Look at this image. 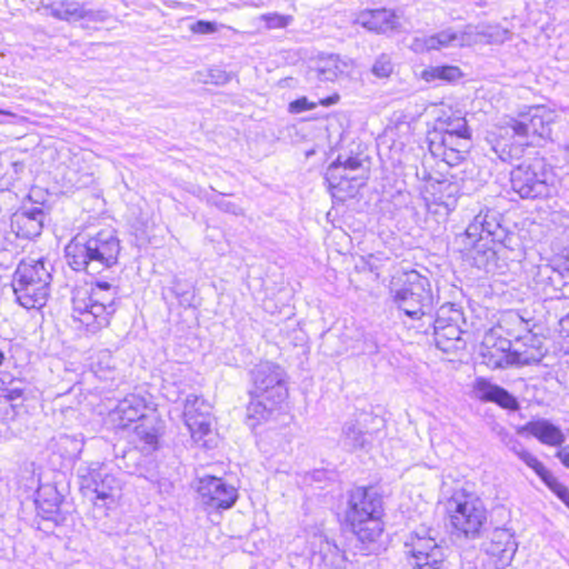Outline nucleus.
I'll use <instances>...</instances> for the list:
<instances>
[{"mask_svg":"<svg viewBox=\"0 0 569 569\" xmlns=\"http://www.w3.org/2000/svg\"><path fill=\"white\" fill-rule=\"evenodd\" d=\"M317 106L318 102L309 101L306 97H302L289 103V111L291 113H300L307 110H312Z\"/></svg>","mask_w":569,"mask_h":569,"instance_id":"45","label":"nucleus"},{"mask_svg":"<svg viewBox=\"0 0 569 569\" xmlns=\"http://www.w3.org/2000/svg\"><path fill=\"white\" fill-rule=\"evenodd\" d=\"M566 158H567V160H568V162H569V146H568V147H567V149H566Z\"/></svg>","mask_w":569,"mask_h":569,"instance_id":"57","label":"nucleus"},{"mask_svg":"<svg viewBox=\"0 0 569 569\" xmlns=\"http://www.w3.org/2000/svg\"><path fill=\"white\" fill-rule=\"evenodd\" d=\"M497 435L498 437L500 438L501 442L506 446L508 443V439H512L513 436L508 433L505 428L502 427H499V429L497 430Z\"/></svg>","mask_w":569,"mask_h":569,"instance_id":"51","label":"nucleus"},{"mask_svg":"<svg viewBox=\"0 0 569 569\" xmlns=\"http://www.w3.org/2000/svg\"><path fill=\"white\" fill-rule=\"evenodd\" d=\"M46 213L40 207L22 208L11 217L10 227L18 238L38 237L43 228Z\"/></svg>","mask_w":569,"mask_h":569,"instance_id":"19","label":"nucleus"},{"mask_svg":"<svg viewBox=\"0 0 569 569\" xmlns=\"http://www.w3.org/2000/svg\"><path fill=\"white\" fill-rule=\"evenodd\" d=\"M347 520L362 543L377 541L383 531L382 498L372 488L359 487L351 491Z\"/></svg>","mask_w":569,"mask_h":569,"instance_id":"4","label":"nucleus"},{"mask_svg":"<svg viewBox=\"0 0 569 569\" xmlns=\"http://www.w3.org/2000/svg\"><path fill=\"white\" fill-rule=\"evenodd\" d=\"M362 162L358 157H346L339 156L335 162H332L327 170V180L330 187L333 189H342L343 181H355L358 179L355 171L360 170Z\"/></svg>","mask_w":569,"mask_h":569,"instance_id":"24","label":"nucleus"},{"mask_svg":"<svg viewBox=\"0 0 569 569\" xmlns=\"http://www.w3.org/2000/svg\"><path fill=\"white\" fill-rule=\"evenodd\" d=\"M553 182V171L541 157L527 159L510 172L511 189L521 199L536 200L550 197Z\"/></svg>","mask_w":569,"mask_h":569,"instance_id":"5","label":"nucleus"},{"mask_svg":"<svg viewBox=\"0 0 569 569\" xmlns=\"http://www.w3.org/2000/svg\"><path fill=\"white\" fill-rule=\"evenodd\" d=\"M555 273V270L549 266H540L538 267L536 281L537 283H545L552 280V274Z\"/></svg>","mask_w":569,"mask_h":569,"instance_id":"48","label":"nucleus"},{"mask_svg":"<svg viewBox=\"0 0 569 569\" xmlns=\"http://www.w3.org/2000/svg\"><path fill=\"white\" fill-rule=\"evenodd\" d=\"M80 489L94 506L113 503L121 490V481L106 466L98 462L79 470Z\"/></svg>","mask_w":569,"mask_h":569,"instance_id":"9","label":"nucleus"},{"mask_svg":"<svg viewBox=\"0 0 569 569\" xmlns=\"http://www.w3.org/2000/svg\"><path fill=\"white\" fill-rule=\"evenodd\" d=\"M425 180H432V177L428 176V177H423Z\"/></svg>","mask_w":569,"mask_h":569,"instance_id":"59","label":"nucleus"},{"mask_svg":"<svg viewBox=\"0 0 569 569\" xmlns=\"http://www.w3.org/2000/svg\"><path fill=\"white\" fill-rule=\"evenodd\" d=\"M350 63L337 54L321 57L313 68L308 71L309 78L320 81H335L348 72Z\"/></svg>","mask_w":569,"mask_h":569,"instance_id":"27","label":"nucleus"},{"mask_svg":"<svg viewBox=\"0 0 569 569\" xmlns=\"http://www.w3.org/2000/svg\"><path fill=\"white\" fill-rule=\"evenodd\" d=\"M372 73L379 78H388L393 71V63L391 57L387 53H381L375 61Z\"/></svg>","mask_w":569,"mask_h":569,"instance_id":"39","label":"nucleus"},{"mask_svg":"<svg viewBox=\"0 0 569 569\" xmlns=\"http://www.w3.org/2000/svg\"><path fill=\"white\" fill-rule=\"evenodd\" d=\"M51 266L43 258H26L18 264L13 280L26 282H51Z\"/></svg>","mask_w":569,"mask_h":569,"instance_id":"26","label":"nucleus"},{"mask_svg":"<svg viewBox=\"0 0 569 569\" xmlns=\"http://www.w3.org/2000/svg\"><path fill=\"white\" fill-rule=\"evenodd\" d=\"M208 202L223 212L231 213L234 216H243V210L241 209L240 206L229 200H226L221 194L209 198Z\"/></svg>","mask_w":569,"mask_h":569,"instance_id":"40","label":"nucleus"},{"mask_svg":"<svg viewBox=\"0 0 569 569\" xmlns=\"http://www.w3.org/2000/svg\"><path fill=\"white\" fill-rule=\"evenodd\" d=\"M557 457L562 462L563 466L569 468V446L562 447L558 452Z\"/></svg>","mask_w":569,"mask_h":569,"instance_id":"50","label":"nucleus"},{"mask_svg":"<svg viewBox=\"0 0 569 569\" xmlns=\"http://www.w3.org/2000/svg\"><path fill=\"white\" fill-rule=\"evenodd\" d=\"M4 361V353L0 350V366L3 363Z\"/></svg>","mask_w":569,"mask_h":569,"instance_id":"55","label":"nucleus"},{"mask_svg":"<svg viewBox=\"0 0 569 569\" xmlns=\"http://www.w3.org/2000/svg\"><path fill=\"white\" fill-rule=\"evenodd\" d=\"M506 447L510 451H512L517 457L520 456V452H523L526 450L522 443L515 437L512 439H508V443L506 445Z\"/></svg>","mask_w":569,"mask_h":569,"instance_id":"49","label":"nucleus"},{"mask_svg":"<svg viewBox=\"0 0 569 569\" xmlns=\"http://www.w3.org/2000/svg\"><path fill=\"white\" fill-rule=\"evenodd\" d=\"M134 435L137 439L143 443L141 450L147 453L156 450L158 445L159 430L156 428L153 421L149 418L142 420L134 427Z\"/></svg>","mask_w":569,"mask_h":569,"instance_id":"32","label":"nucleus"},{"mask_svg":"<svg viewBox=\"0 0 569 569\" xmlns=\"http://www.w3.org/2000/svg\"><path fill=\"white\" fill-rule=\"evenodd\" d=\"M50 282H23L13 280L17 301L26 309L41 308L49 297Z\"/></svg>","mask_w":569,"mask_h":569,"instance_id":"23","label":"nucleus"},{"mask_svg":"<svg viewBox=\"0 0 569 569\" xmlns=\"http://www.w3.org/2000/svg\"><path fill=\"white\" fill-rule=\"evenodd\" d=\"M373 440V433L363 431L358 421H348L342 427L341 441L349 450L367 449Z\"/></svg>","mask_w":569,"mask_h":569,"instance_id":"30","label":"nucleus"},{"mask_svg":"<svg viewBox=\"0 0 569 569\" xmlns=\"http://www.w3.org/2000/svg\"><path fill=\"white\" fill-rule=\"evenodd\" d=\"M147 403L143 397L139 395H129L119 401L114 415L120 420L121 425L126 427L128 423L144 420Z\"/></svg>","mask_w":569,"mask_h":569,"instance_id":"29","label":"nucleus"},{"mask_svg":"<svg viewBox=\"0 0 569 569\" xmlns=\"http://www.w3.org/2000/svg\"><path fill=\"white\" fill-rule=\"evenodd\" d=\"M461 320L462 311L453 303L442 305L438 309L433 323V338L438 349L450 353L465 348L462 330L459 327Z\"/></svg>","mask_w":569,"mask_h":569,"instance_id":"11","label":"nucleus"},{"mask_svg":"<svg viewBox=\"0 0 569 569\" xmlns=\"http://www.w3.org/2000/svg\"><path fill=\"white\" fill-rule=\"evenodd\" d=\"M116 290L106 281H98L90 292L78 291L72 298V317L96 333L109 326L117 310Z\"/></svg>","mask_w":569,"mask_h":569,"instance_id":"3","label":"nucleus"},{"mask_svg":"<svg viewBox=\"0 0 569 569\" xmlns=\"http://www.w3.org/2000/svg\"><path fill=\"white\" fill-rule=\"evenodd\" d=\"M470 147V136H451L442 134L440 142L435 148H447L452 150H461L468 152Z\"/></svg>","mask_w":569,"mask_h":569,"instance_id":"37","label":"nucleus"},{"mask_svg":"<svg viewBox=\"0 0 569 569\" xmlns=\"http://www.w3.org/2000/svg\"><path fill=\"white\" fill-rule=\"evenodd\" d=\"M526 321L517 312L502 316L498 326L489 329L481 343V355L486 363L492 368H502L505 363H512L513 338L508 336V329L515 327L525 329Z\"/></svg>","mask_w":569,"mask_h":569,"instance_id":"6","label":"nucleus"},{"mask_svg":"<svg viewBox=\"0 0 569 569\" xmlns=\"http://www.w3.org/2000/svg\"><path fill=\"white\" fill-rule=\"evenodd\" d=\"M110 292H103L102 296H100V299H107L109 297Z\"/></svg>","mask_w":569,"mask_h":569,"instance_id":"56","label":"nucleus"},{"mask_svg":"<svg viewBox=\"0 0 569 569\" xmlns=\"http://www.w3.org/2000/svg\"><path fill=\"white\" fill-rule=\"evenodd\" d=\"M251 397L284 400L288 396L284 371L273 362L264 361L256 365L251 370Z\"/></svg>","mask_w":569,"mask_h":569,"instance_id":"13","label":"nucleus"},{"mask_svg":"<svg viewBox=\"0 0 569 569\" xmlns=\"http://www.w3.org/2000/svg\"><path fill=\"white\" fill-rule=\"evenodd\" d=\"M467 36V32H460L453 30L452 28H448L432 36L416 38L412 47L416 51H430L449 47H463L468 43Z\"/></svg>","mask_w":569,"mask_h":569,"instance_id":"22","label":"nucleus"},{"mask_svg":"<svg viewBox=\"0 0 569 569\" xmlns=\"http://www.w3.org/2000/svg\"><path fill=\"white\" fill-rule=\"evenodd\" d=\"M421 77L427 82L435 80L455 82L462 77V72L457 66H436L425 69L421 73Z\"/></svg>","mask_w":569,"mask_h":569,"instance_id":"34","label":"nucleus"},{"mask_svg":"<svg viewBox=\"0 0 569 569\" xmlns=\"http://www.w3.org/2000/svg\"><path fill=\"white\" fill-rule=\"evenodd\" d=\"M120 251L114 230L103 229L90 237L76 236L66 247V257L73 270L97 274L116 266Z\"/></svg>","mask_w":569,"mask_h":569,"instance_id":"2","label":"nucleus"},{"mask_svg":"<svg viewBox=\"0 0 569 569\" xmlns=\"http://www.w3.org/2000/svg\"><path fill=\"white\" fill-rule=\"evenodd\" d=\"M191 31L200 34H209L217 31V26L213 22L199 20L191 26Z\"/></svg>","mask_w":569,"mask_h":569,"instance_id":"47","label":"nucleus"},{"mask_svg":"<svg viewBox=\"0 0 569 569\" xmlns=\"http://www.w3.org/2000/svg\"><path fill=\"white\" fill-rule=\"evenodd\" d=\"M441 130L442 134L470 136L466 119L458 116L449 117L445 120Z\"/></svg>","mask_w":569,"mask_h":569,"instance_id":"36","label":"nucleus"},{"mask_svg":"<svg viewBox=\"0 0 569 569\" xmlns=\"http://www.w3.org/2000/svg\"><path fill=\"white\" fill-rule=\"evenodd\" d=\"M462 250L467 251L468 259L472 266L486 272H493L497 268V251L495 244L485 236L473 238V240L461 241Z\"/></svg>","mask_w":569,"mask_h":569,"instance_id":"20","label":"nucleus"},{"mask_svg":"<svg viewBox=\"0 0 569 569\" xmlns=\"http://www.w3.org/2000/svg\"><path fill=\"white\" fill-rule=\"evenodd\" d=\"M519 432H528L540 442L553 447L561 446L566 440L562 431L546 419L529 421L519 430Z\"/></svg>","mask_w":569,"mask_h":569,"instance_id":"28","label":"nucleus"},{"mask_svg":"<svg viewBox=\"0 0 569 569\" xmlns=\"http://www.w3.org/2000/svg\"><path fill=\"white\" fill-rule=\"evenodd\" d=\"M197 490L201 503L211 509H229L238 499L237 489L214 476L199 478Z\"/></svg>","mask_w":569,"mask_h":569,"instance_id":"16","label":"nucleus"},{"mask_svg":"<svg viewBox=\"0 0 569 569\" xmlns=\"http://www.w3.org/2000/svg\"><path fill=\"white\" fill-rule=\"evenodd\" d=\"M438 182V199L443 206L446 212L455 209L458 198L462 194L461 186L458 181L442 180Z\"/></svg>","mask_w":569,"mask_h":569,"instance_id":"33","label":"nucleus"},{"mask_svg":"<svg viewBox=\"0 0 569 569\" xmlns=\"http://www.w3.org/2000/svg\"><path fill=\"white\" fill-rule=\"evenodd\" d=\"M50 16L68 22L88 20L92 22H103L109 18L104 10H93L86 8L84 4L77 1H56L46 7Z\"/></svg>","mask_w":569,"mask_h":569,"instance_id":"18","label":"nucleus"},{"mask_svg":"<svg viewBox=\"0 0 569 569\" xmlns=\"http://www.w3.org/2000/svg\"><path fill=\"white\" fill-rule=\"evenodd\" d=\"M520 460H522L529 468H531L538 476L543 473L547 468L543 466L542 462H540L531 452L528 450H525L523 452H520V456L518 457Z\"/></svg>","mask_w":569,"mask_h":569,"instance_id":"42","label":"nucleus"},{"mask_svg":"<svg viewBox=\"0 0 569 569\" xmlns=\"http://www.w3.org/2000/svg\"><path fill=\"white\" fill-rule=\"evenodd\" d=\"M338 99H339L338 96L329 97L326 99H320L318 104L331 106V104H335L338 101Z\"/></svg>","mask_w":569,"mask_h":569,"instance_id":"53","label":"nucleus"},{"mask_svg":"<svg viewBox=\"0 0 569 569\" xmlns=\"http://www.w3.org/2000/svg\"><path fill=\"white\" fill-rule=\"evenodd\" d=\"M452 527L466 538L479 536L487 520L483 502L473 493L457 490L448 501Z\"/></svg>","mask_w":569,"mask_h":569,"instance_id":"7","label":"nucleus"},{"mask_svg":"<svg viewBox=\"0 0 569 569\" xmlns=\"http://www.w3.org/2000/svg\"><path fill=\"white\" fill-rule=\"evenodd\" d=\"M475 397L481 401L493 402L501 408L517 410V399L502 387L491 383L488 379L478 377L472 386Z\"/></svg>","mask_w":569,"mask_h":569,"instance_id":"21","label":"nucleus"},{"mask_svg":"<svg viewBox=\"0 0 569 569\" xmlns=\"http://www.w3.org/2000/svg\"><path fill=\"white\" fill-rule=\"evenodd\" d=\"M527 327L526 322L525 329L519 327L508 329V336L513 338L512 363L521 366L538 363L547 352L543 339L532 333Z\"/></svg>","mask_w":569,"mask_h":569,"instance_id":"15","label":"nucleus"},{"mask_svg":"<svg viewBox=\"0 0 569 569\" xmlns=\"http://www.w3.org/2000/svg\"><path fill=\"white\" fill-rule=\"evenodd\" d=\"M481 234L492 244L511 248L513 234L503 226L501 213L495 209H481L460 236V241L473 240Z\"/></svg>","mask_w":569,"mask_h":569,"instance_id":"12","label":"nucleus"},{"mask_svg":"<svg viewBox=\"0 0 569 569\" xmlns=\"http://www.w3.org/2000/svg\"><path fill=\"white\" fill-rule=\"evenodd\" d=\"M0 113H1V114H11L10 112H8V111H3V110H0Z\"/></svg>","mask_w":569,"mask_h":569,"instance_id":"58","label":"nucleus"},{"mask_svg":"<svg viewBox=\"0 0 569 569\" xmlns=\"http://www.w3.org/2000/svg\"><path fill=\"white\" fill-rule=\"evenodd\" d=\"M539 477L558 497L562 493V489L566 488V486L559 482L558 479L548 469Z\"/></svg>","mask_w":569,"mask_h":569,"instance_id":"44","label":"nucleus"},{"mask_svg":"<svg viewBox=\"0 0 569 569\" xmlns=\"http://www.w3.org/2000/svg\"><path fill=\"white\" fill-rule=\"evenodd\" d=\"M553 111L533 106L515 118H508L487 136L492 151L505 162L519 159L523 147L538 144L550 138Z\"/></svg>","mask_w":569,"mask_h":569,"instance_id":"1","label":"nucleus"},{"mask_svg":"<svg viewBox=\"0 0 569 569\" xmlns=\"http://www.w3.org/2000/svg\"><path fill=\"white\" fill-rule=\"evenodd\" d=\"M436 531L431 528H418L410 533L405 543L407 553L410 555L409 562L413 569H440L446 556L443 548L437 542L433 536Z\"/></svg>","mask_w":569,"mask_h":569,"instance_id":"10","label":"nucleus"},{"mask_svg":"<svg viewBox=\"0 0 569 569\" xmlns=\"http://www.w3.org/2000/svg\"><path fill=\"white\" fill-rule=\"evenodd\" d=\"M22 396V391L18 388L9 389L7 398L9 400H16Z\"/></svg>","mask_w":569,"mask_h":569,"instance_id":"52","label":"nucleus"},{"mask_svg":"<svg viewBox=\"0 0 569 569\" xmlns=\"http://www.w3.org/2000/svg\"><path fill=\"white\" fill-rule=\"evenodd\" d=\"M517 551L513 535L505 528H496L490 541L486 545L489 566L493 569H505L510 565Z\"/></svg>","mask_w":569,"mask_h":569,"instance_id":"17","label":"nucleus"},{"mask_svg":"<svg viewBox=\"0 0 569 569\" xmlns=\"http://www.w3.org/2000/svg\"><path fill=\"white\" fill-rule=\"evenodd\" d=\"M183 418L194 442L207 447L204 437L211 433V406L203 398L189 395L184 400Z\"/></svg>","mask_w":569,"mask_h":569,"instance_id":"14","label":"nucleus"},{"mask_svg":"<svg viewBox=\"0 0 569 569\" xmlns=\"http://www.w3.org/2000/svg\"><path fill=\"white\" fill-rule=\"evenodd\" d=\"M230 81V76L220 69H210L208 71V79L206 82L213 83V84H224Z\"/></svg>","mask_w":569,"mask_h":569,"instance_id":"46","label":"nucleus"},{"mask_svg":"<svg viewBox=\"0 0 569 569\" xmlns=\"http://www.w3.org/2000/svg\"><path fill=\"white\" fill-rule=\"evenodd\" d=\"M121 461L122 465H120V467L124 468L128 473H142V463L144 461V458L137 447L130 448L127 451H124Z\"/></svg>","mask_w":569,"mask_h":569,"instance_id":"35","label":"nucleus"},{"mask_svg":"<svg viewBox=\"0 0 569 569\" xmlns=\"http://www.w3.org/2000/svg\"><path fill=\"white\" fill-rule=\"evenodd\" d=\"M558 498L569 507V489L567 487L562 489V493Z\"/></svg>","mask_w":569,"mask_h":569,"instance_id":"54","label":"nucleus"},{"mask_svg":"<svg viewBox=\"0 0 569 569\" xmlns=\"http://www.w3.org/2000/svg\"><path fill=\"white\" fill-rule=\"evenodd\" d=\"M435 146H437L435 142H431V152L436 156H440L442 157V160L448 164V166H457L458 163H460L465 157H466V152H462L461 150H452V149H447V148H435Z\"/></svg>","mask_w":569,"mask_h":569,"instance_id":"38","label":"nucleus"},{"mask_svg":"<svg viewBox=\"0 0 569 569\" xmlns=\"http://www.w3.org/2000/svg\"><path fill=\"white\" fill-rule=\"evenodd\" d=\"M539 477L558 497L562 493V489L566 488V486L559 482L558 479L548 469Z\"/></svg>","mask_w":569,"mask_h":569,"instance_id":"43","label":"nucleus"},{"mask_svg":"<svg viewBox=\"0 0 569 569\" xmlns=\"http://www.w3.org/2000/svg\"><path fill=\"white\" fill-rule=\"evenodd\" d=\"M283 400L264 399L259 397H251L248 405V418L260 422L268 420L271 413L277 409L278 405Z\"/></svg>","mask_w":569,"mask_h":569,"instance_id":"31","label":"nucleus"},{"mask_svg":"<svg viewBox=\"0 0 569 569\" xmlns=\"http://www.w3.org/2000/svg\"><path fill=\"white\" fill-rule=\"evenodd\" d=\"M357 21L366 29L377 33H387L399 27L398 17L387 9L361 11L358 14Z\"/></svg>","mask_w":569,"mask_h":569,"instance_id":"25","label":"nucleus"},{"mask_svg":"<svg viewBox=\"0 0 569 569\" xmlns=\"http://www.w3.org/2000/svg\"><path fill=\"white\" fill-rule=\"evenodd\" d=\"M393 300L408 317L421 318L430 312L433 306L429 279L415 270L410 271L403 287L395 291Z\"/></svg>","mask_w":569,"mask_h":569,"instance_id":"8","label":"nucleus"},{"mask_svg":"<svg viewBox=\"0 0 569 569\" xmlns=\"http://www.w3.org/2000/svg\"><path fill=\"white\" fill-rule=\"evenodd\" d=\"M269 29L286 28L292 21L291 16H283L277 12L266 13L261 16Z\"/></svg>","mask_w":569,"mask_h":569,"instance_id":"41","label":"nucleus"}]
</instances>
